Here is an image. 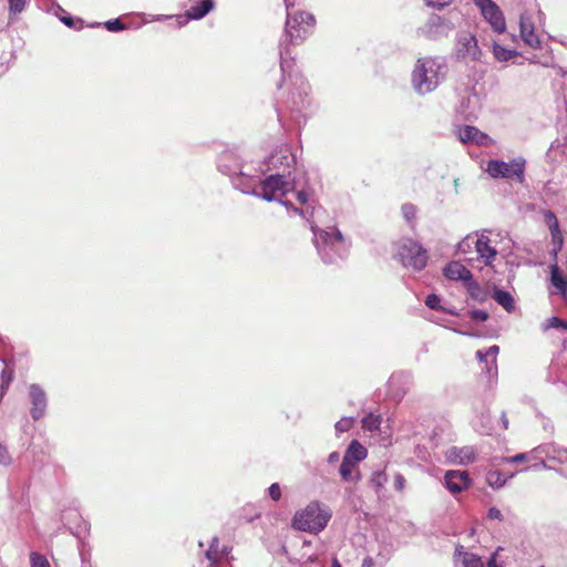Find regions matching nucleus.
<instances>
[{
	"mask_svg": "<svg viewBox=\"0 0 567 567\" xmlns=\"http://www.w3.org/2000/svg\"><path fill=\"white\" fill-rule=\"evenodd\" d=\"M282 75L284 78L288 75L291 85L288 96L284 102L285 109L290 112L292 118L298 121L300 117H303V112L311 104L309 96L310 86L302 75L291 72V66L286 73L282 72Z\"/></svg>",
	"mask_w": 567,
	"mask_h": 567,
	"instance_id": "obj_6",
	"label": "nucleus"
},
{
	"mask_svg": "<svg viewBox=\"0 0 567 567\" xmlns=\"http://www.w3.org/2000/svg\"><path fill=\"white\" fill-rule=\"evenodd\" d=\"M489 241L485 235H481L475 240V250L486 266H491L497 255V250L489 245Z\"/></svg>",
	"mask_w": 567,
	"mask_h": 567,
	"instance_id": "obj_22",
	"label": "nucleus"
},
{
	"mask_svg": "<svg viewBox=\"0 0 567 567\" xmlns=\"http://www.w3.org/2000/svg\"><path fill=\"white\" fill-rule=\"evenodd\" d=\"M564 324V320L559 319L558 317H551L549 319H547L544 323H543V330H548V329H560V327Z\"/></svg>",
	"mask_w": 567,
	"mask_h": 567,
	"instance_id": "obj_42",
	"label": "nucleus"
},
{
	"mask_svg": "<svg viewBox=\"0 0 567 567\" xmlns=\"http://www.w3.org/2000/svg\"><path fill=\"white\" fill-rule=\"evenodd\" d=\"M482 16L497 33H503L506 29L505 18L499 7L491 1L480 8Z\"/></svg>",
	"mask_w": 567,
	"mask_h": 567,
	"instance_id": "obj_16",
	"label": "nucleus"
},
{
	"mask_svg": "<svg viewBox=\"0 0 567 567\" xmlns=\"http://www.w3.org/2000/svg\"><path fill=\"white\" fill-rule=\"evenodd\" d=\"M297 182L295 176L282 175L279 173H269L268 176L259 181L258 187L254 196L266 202H279L287 208H292L295 213L305 216V212L295 207L290 202L282 200L289 192L296 190Z\"/></svg>",
	"mask_w": 567,
	"mask_h": 567,
	"instance_id": "obj_4",
	"label": "nucleus"
},
{
	"mask_svg": "<svg viewBox=\"0 0 567 567\" xmlns=\"http://www.w3.org/2000/svg\"><path fill=\"white\" fill-rule=\"evenodd\" d=\"M550 270V282L551 285L559 291V293L565 297L567 291V280L561 274L557 264H554L549 267Z\"/></svg>",
	"mask_w": 567,
	"mask_h": 567,
	"instance_id": "obj_28",
	"label": "nucleus"
},
{
	"mask_svg": "<svg viewBox=\"0 0 567 567\" xmlns=\"http://www.w3.org/2000/svg\"><path fill=\"white\" fill-rule=\"evenodd\" d=\"M455 557L462 558L461 561L463 567H484V563L480 556L464 551L462 546L456 548Z\"/></svg>",
	"mask_w": 567,
	"mask_h": 567,
	"instance_id": "obj_27",
	"label": "nucleus"
},
{
	"mask_svg": "<svg viewBox=\"0 0 567 567\" xmlns=\"http://www.w3.org/2000/svg\"><path fill=\"white\" fill-rule=\"evenodd\" d=\"M266 171L262 162H254L246 154L238 174L233 179V186L244 194L254 195Z\"/></svg>",
	"mask_w": 567,
	"mask_h": 567,
	"instance_id": "obj_8",
	"label": "nucleus"
},
{
	"mask_svg": "<svg viewBox=\"0 0 567 567\" xmlns=\"http://www.w3.org/2000/svg\"><path fill=\"white\" fill-rule=\"evenodd\" d=\"M485 171L493 178L516 179L518 183H523L525 159L522 157L515 158L511 162L491 159L487 162Z\"/></svg>",
	"mask_w": 567,
	"mask_h": 567,
	"instance_id": "obj_11",
	"label": "nucleus"
},
{
	"mask_svg": "<svg viewBox=\"0 0 567 567\" xmlns=\"http://www.w3.org/2000/svg\"><path fill=\"white\" fill-rule=\"evenodd\" d=\"M493 55L499 62H507L518 55L516 50L506 49L497 42L493 43Z\"/></svg>",
	"mask_w": 567,
	"mask_h": 567,
	"instance_id": "obj_31",
	"label": "nucleus"
},
{
	"mask_svg": "<svg viewBox=\"0 0 567 567\" xmlns=\"http://www.w3.org/2000/svg\"><path fill=\"white\" fill-rule=\"evenodd\" d=\"M425 28L426 33L431 38H437L441 35H446L453 29V24L437 14H432L429 18Z\"/></svg>",
	"mask_w": 567,
	"mask_h": 567,
	"instance_id": "obj_21",
	"label": "nucleus"
},
{
	"mask_svg": "<svg viewBox=\"0 0 567 567\" xmlns=\"http://www.w3.org/2000/svg\"><path fill=\"white\" fill-rule=\"evenodd\" d=\"M339 460H340V454L338 452L330 453L327 458L329 464H334V463L339 462Z\"/></svg>",
	"mask_w": 567,
	"mask_h": 567,
	"instance_id": "obj_55",
	"label": "nucleus"
},
{
	"mask_svg": "<svg viewBox=\"0 0 567 567\" xmlns=\"http://www.w3.org/2000/svg\"><path fill=\"white\" fill-rule=\"evenodd\" d=\"M545 219H546L548 228L550 230L553 240L555 241V240L559 239V241L561 243L559 225H558V220H557L555 214L553 212L548 210L545 214Z\"/></svg>",
	"mask_w": 567,
	"mask_h": 567,
	"instance_id": "obj_33",
	"label": "nucleus"
},
{
	"mask_svg": "<svg viewBox=\"0 0 567 567\" xmlns=\"http://www.w3.org/2000/svg\"><path fill=\"white\" fill-rule=\"evenodd\" d=\"M470 316L475 321L484 322L488 319V313L485 310L476 309L470 312Z\"/></svg>",
	"mask_w": 567,
	"mask_h": 567,
	"instance_id": "obj_48",
	"label": "nucleus"
},
{
	"mask_svg": "<svg viewBox=\"0 0 567 567\" xmlns=\"http://www.w3.org/2000/svg\"><path fill=\"white\" fill-rule=\"evenodd\" d=\"M487 517L489 519H496L498 522H502L504 519V516L502 512L496 507H491L487 512Z\"/></svg>",
	"mask_w": 567,
	"mask_h": 567,
	"instance_id": "obj_51",
	"label": "nucleus"
},
{
	"mask_svg": "<svg viewBox=\"0 0 567 567\" xmlns=\"http://www.w3.org/2000/svg\"><path fill=\"white\" fill-rule=\"evenodd\" d=\"M514 474H511L509 476H505L501 471L492 470L488 471L486 474V483L492 488L498 489L503 487L508 478H512Z\"/></svg>",
	"mask_w": 567,
	"mask_h": 567,
	"instance_id": "obj_29",
	"label": "nucleus"
},
{
	"mask_svg": "<svg viewBox=\"0 0 567 567\" xmlns=\"http://www.w3.org/2000/svg\"><path fill=\"white\" fill-rule=\"evenodd\" d=\"M457 136L458 140L464 144L472 143L485 147L491 146L493 144L492 138L487 134L481 132L477 127L471 125L460 127L457 131Z\"/></svg>",
	"mask_w": 567,
	"mask_h": 567,
	"instance_id": "obj_17",
	"label": "nucleus"
},
{
	"mask_svg": "<svg viewBox=\"0 0 567 567\" xmlns=\"http://www.w3.org/2000/svg\"><path fill=\"white\" fill-rule=\"evenodd\" d=\"M107 31L118 32L126 29V25L120 19L109 20L104 23Z\"/></svg>",
	"mask_w": 567,
	"mask_h": 567,
	"instance_id": "obj_41",
	"label": "nucleus"
},
{
	"mask_svg": "<svg viewBox=\"0 0 567 567\" xmlns=\"http://www.w3.org/2000/svg\"><path fill=\"white\" fill-rule=\"evenodd\" d=\"M481 421H482V425H481L480 432L483 434H491L493 431V427L489 424V421H491L489 414H482Z\"/></svg>",
	"mask_w": 567,
	"mask_h": 567,
	"instance_id": "obj_46",
	"label": "nucleus"
},
{
	"mask_svg": "<svg viewBox=\"0 0 567 567\" xmlns=\"http://www.w3.org/2000/svg\"><path fill=\"white\" fill-rule=\"evenodd\" d=\"M446 460L456 465H467L475 461L476 451L473 446H451L445 452Z\"/></svg>",
	"mask_w": 567,
	"mask_h": 567,
	"instance_id": "obj_19",
	"label": "nucleus"
},
{
	"mask_svg": "<svg viewBox=\"0 0 567 567\" xmlns=\"http://www.w3.org/2000/svg\"><path fill=\"white\" fill-rule=\"evenodd\" d=\"M332 567H342V566H341V564L337 559H334L333 564H332Z\"/></svg>",
	"mask_w": 567,
	"mask_h": 567,
	"instance_id": "obj_64",
	"label": "nucleus"
},
{
	"mask_svg": "<svg viewBox=\"0 0 567 567\" xmlns=\"http://www.w3.org/2000/svg\"><path fill=\"white\" fill-rule=\"evenodd\" d=\"M267 173H279L285 175H293L297 164V157L292 153L289 145L284 144L274 150L270 155L262 162Z\"/></svg>",
	"mask_w": 567,
	"mask_h": 567,
	"instance_id": "obj_9",
	"label": "nucleus"
},
{
	"mask_svg": "<svg viewBox=\"0 0 567 567\" xmlns=\"http://www.w3.org/2000/svg\"><path fill=\"white\" fill-rule=\"evenodd\" d=\"M483 351H484V355H486L487 360L489 361V364L495 365L496 357L499 351L498 346H491L489 348H487L486 350H483Z\"/></svg>",
	"mask_w": 567,
	"mask_h": 567,
	"instance_id": "obj_43",
	"label": "nucleus"
},
{
	"mask_svg": "<svg viewBox=\"0 0 567 567\" xmlns=\"http://www.w3.org/2000/svg\"><path fill=\"white\" fill-rule=\"evenodd\" d=\"M219 549V538L215 536L212 538L209 548L205 553V557L210 561L212 565H216L220 561Z\"/></svg>",
	"mask_w": 567,
	"mask_h": 567,
	"instance_id": "obj_32",
	"label": "nucleus"
},
{
	"mask_svg": "<svg viewBox=\"0 0 567 567\" xmlns=\"http://www.w3.org/2000/svg\"><path fill=\"white\" fill-rule=\"evenodd\" d=\"M454 54L457 61L465 63L483 62L484 52L476 37L468 31H460L455 37Z\"/></svg>",
	"mask_w": 567,
	"mask_h": 567,
	"instance_id": "obj_10",
	"label": "nucleus"
},
{
	"mask_svg": "<svg viewBox=\"0 0 567 567\" xmlns=\"http://www.w3.org/2000/svg\"><path fill=\"white\" fill-rule=\"evenodd\" d=\"M60 20L68 27H73L74 20L72 17H61Z\"/></svg>",
	"mask_w": 567,
	"mask_h": 567,
	"instance_id": "obj_57",
	"label": "nucleus"
},
{
	"mask_svg": "<svg viewBox=\"0 0 567 567\" xmlns=\"http://www.w3.org/2000/svg\"><path fill=\"white\" fill-rule=\"evenodd\" d=\"M444 276L451 280L464 282H471L473 279L472 272L458 261L449 262L444 268Z\"/></svg>",
	"mask_w": 567,
	"mask_h": 567,
	"instance_id": "obj_23",
	"label": "nucleus"
},
{
	"mask_svg": "<svg viewBox=\"0 0 567 567\" xmlns=\"http://www.w3.org/2000/svg\"><path fill=\"white\" fill-rule=\"evenodd\" d=\"M9 70V61L0 63V78Z\"/></svg>",
	"mask_w": 567,
	"mask_h": 567,
	"instance_id": "obj_59",
	"label": "nucleus"
},
{
	"mask_svg": "<svg viewBox=\"0 0 567 567\" xmlns=\"http://www.w3.org/2000/svg\"><path fill=\"white\" fill-rule=\"evenodd\" d=\"M473 481L470 477L467 471L449 470L445 472L443 477V484L445 488L453 495L456 496L464 491H467Z\"/></svg>",
	"mask_w": 567,
	"mask_h": 567,
	"instance_id": "obj_14",
	"label": "nucleus"
},
{
	"mask_svg": "<svg viewBox=\"0 0 567 567\" xmlns=\"http://www.w3.org/2000/svg\"><path fill=\"white\" fill-rule=\"evenodd\" d=\"M482 106V96L472 91L467 92L466 95L461 99L457 112L465 121H474L478 117Z\"/></svg>",
	"mask_w": 567,
	"mask_h": 567,
	"instance_id": "obj_15",
	"label": "nucleus"
},
{
	"mask_svg": "<svg viewBox=\"0 0 567 567\" xmlns=\"http://www.w3.org/2000/svg\"><path fill=\"white\" fill-rule=\"evenodd\" d=\"M215 2L214 0H198L193 1L189 0L188 8L185 13V21L188 20H199L208 14L214 9Z\"/></svg>",
	"mask_w": 567,
	"mask_h": 567,
	"instance_id": "obj_20",
	"label": "nucleus"
},
{
	"mask_svg": "<svg viewBox=\"0 0 567 567\" xmlns=\"http://www.w3.org/2000/svg\"><path fill=\"white\" fill-rule=\"evenodd\" d=\"M405 486V478L401 474H396L394 478V487L398 491H402Z\"/></svg>",
	"mask_w": 567,
	"mask_h": 567,
	"instance_id": "obj_52",
	"label": "nucleus"
},
{
	"mask_svg": "<svg viewBox=\"0 0 567 567\" xmlns=\"http://www.w3.org/2000/svg\"><path fill=\"white\" fill-rule=\"evenodd\" d=\"M475 240H476V237L473 236V235H467L465 238H463L458 244H457V250L458 252L461 254H467L472 246L475 247Z\"/></svg>",
	"mask_w": 567,
	"mask_h": 567,
	"instance_id": "obj_38",
	"label": "nucleus"
},
{
	"mask_svg": "<svg viewBox=\"0 0 567 567\" xmlns=\"http://www.w3.org/2000/svg\"><path fill=\"white\" fill-rule=\"evenodd\" d=\"M285 1V4H286V8H287V12H290V8H292L295 6V0H284Z\"/></svg>",
	"mask_w": 567,
	"mask_h": 567,
	"instance_id": "obj_63",
	"label": "nucleus"
},
{
	"mask_svg": "<svg viewBox=\"0 0 567 567\" xmlns=\"http://www.w3.org/2000/svg\"><path fill=\"white\" fill-rule=\"evenodd\" d=\"M10 461V456L4 447L0 445V463L8 464Z\"/></svg>",
	"mask_w": 567,
	"mask_h": 567,
	"instance_id": "obj_54",
	"label": "nucleus"
},
{
	"mask_svg": "<svg viewBox=\"0 0 567 567\" xmlns=\"http://www.w3.org/2000/svg\"><path fill=\"white\" fill-rule=\"evenodd\" d=\"M526 460H528V454L527 453H518L514 456H511V457H505L504 461L506 463H520V462H525Z\"/></svg>",
	"mask_w": 567,
	"mask_h": 567,
	"instance_id": "obj_50",
	"label": "nucleus"
},
{
	"mask_svg": "<svg viewBox=\"0 0 567 567\" xmlns=\"http://www.w3.org/2000/svg\"><path fill=\"white\" fill-rule=\"evenodd\" d=\"M408 375L403 373L392 374L388 381L389 394L400 401L406 393Z\"/></svg>",
	"mask_w": 567,
	"mask_h": 567,
	"instance_id": "obj_24",
	"label": "nucleus"
},
{
	"mask_svg": "<svg viewBox=\"0 0 567 567\" xmlns=\"http://www.w3.org/2000/svg\"><path fill=\"white\" fill-rule=\"evenodd\" d=\"M476 358H477V360L480 362H485L487 370L491 371L492 367H489V361L487 360L486 355H484V351L483 350H477L476 351Z\"/></svg>",
	"mask_w": 567,
	"mask_h": 567,
	"instance_id": "obj_53",
	"label": "nucleus"
},
{
	"mask_svg": "<svg viewBox=\"0 0 567 567\" xmlns=\"http://www.w3.org/2000/svg\"><path fill=\"white\" fill-rule=\"evenodd\" d=\"M354 423L353 417H342L334 424L336 433L339 435L341 433L348 432Z\"/></svg>",
	"mask_w": 567,
	"mask_h": 567,
	"instance_id": "obj_37",
	"label": "nucleus"
},
{
	"mask_svg": "<svg viewBox=\"0 0 567 567\" xmlns=\"http://www.w3.org/2000/svg\"><path fill=\"white\" fill-rule=\"evenodd\" d=\"M231 551V547L224 545L219 549L220 559L225 556H227Z\"/></svg>",
	"mask_w": 567,
	"mask_h": 567,
	"instance_id": "obj_56",
	"label": "nucleus"
},
{
	"mask_svg": "<svg viewBox=\"0 0 567 567\" xmlns=\"http://www.w3.org/2000/svg\"><path fill=\"white\" fill-rule=\"evenodd\" d=\"M296 198L301 205H306L310 202L311 194L309 190L302 188L300 190H297Z\"/></svg>",
	"mask_w": 567,
	"mask_h": 567,
	"instance_id": "obj_47",
	"label": "nucleus"
},
{
	"mask_svg": "<svg viewBox=\"0 0 567 567\" xmlns=\"http://www.w3.org/2000/svg\"><path fill=\"white\" fill-rule=\"evenodd\" d=\"M332 517L330 507L318 501L310 502L292 518V527L297 530L318 534L326 528Z\"/></svg>",
	"mask_w": 567,
	"mask_h": 567,
	"instance_id": "obj_5",
	"label": "nucleus"
},
{
	"mask_svg": "<svg viewBox=\"0 0 567 567\" xmlns=\"http://www.w3.org/2000/svg\"><path fill=\"white\" fill-rule=\"evenodd\" d=\"M440 302H441V299L435 293H431L426 298H425V305L430 308V309H434V310H439L441 309V306H440Z\"/></svg>",
	"mask_w": 567,
	"mask_h": 567,
	"instance_id": "obj_44",
	"label": "nucleus"
},
{
	"mask_svg": "<svg viewBox=\"0 0 567 567\" xmlns=\"http://www.w3.org/2000/svg\"><path fill=\"white\" fill-rule=\"evenodd\" d=\"M10 14H19L24 10L27 0H8Z\"/></svg>",
	"mask_w": 567,
	"mask_h": 567,
	"instance_id": "obj_40",
	"label": "nucleus"
},
{
	"mask_svg": "<svg viewBox=\"0 0 567 567\" xmlns=\"http://www.w3.org/2000/svg\"><path fill=\"white\" fill-rule=\"evenodd\" d=\"M381 416L373 413L368 414L362 419V427L368 431H375L381 424Z\"/></svg>",
	"mask_w": 567,
	"mask_h": 567,
	"instance_id": "obj_34",
	"label": "nucleus"
},
{
	"mask_svg": "<svg viewBox=\"0 0 567 567\" xmlns=\"http://www.w3.org/2000/svg\"><path fill=\"white\" fill-rule=\"evenodd\" d=\"M372 565H373V560L371 557H367L362 561V567H372Z\"/></svg>",
	"mask_w": 567,
	"mask_h": 567,
	"instance_id": "obj_61",
	"label": "nucleus"
},
{
	"mask_svg": "<svg viewBox=\"0 0 567 567\" xmlns=\"http://www.w3.org/2000/svg\"><path fill=\"white\" fill-rule=\"evenodd\" d=\"M367 455H368L367 449L362 444H360L357 440H353L349 444L343 458L344 460L348 458L349 462H353L354 464H357L358 462L363 461L367 457Z\"/></svg>",
	"mask_w": 567,
	"mask_h": 567,
	"instance_id": "obj_25",
	"label": "nucleus"
},
{
	"mask_svg": "<svg viewBox=\"0 0 567 567\" xmlns=\"http://www.w3.org/2000/svg\"><path fill=\"white\" fill-rule=\"evenodd\" d=\"M401 213L408 223H412L416 217V207L410 203L403 204L401 207Z\"/></svg>",
	"mask_w": 567,
	"mask_h": 567,
	"instance_id": "obj_39",
	"label": "nucleus"
},
{
	"mask_svg": "<svg viewBox=\"0 0 567 567\" xmlns=\"http://www.w3.org/2000/svg\"><path fill=\"white\" fill-rule=\"evenodd\" d=\"M269 497L278 502L281 498V487L278 483H272L268 488Z\"/></svg>",
	"mask_w": 567,
	"mask_h": 567,
	"instance_id": "obj_45",
	"label": "nucleus"
},
{
	"mask_svg": "<svg viewBox=\"0 0 567 567\" xmlns=\"http://www.w3.org/2000/svg\"><path fill=\"white\" fill-rule=\"evenodd\" d=\"M388 482L386 474L383 470L375 471L371 476V484L377 488H382Z\"/></svg>",
	"mask_w": 567,
	"mask_h": 567,
	"instance_id": "obj_36",
	"label": "nucleus"
},
{
	"mask_svg": "<svg viewBox=\"0 0 567 567\" xmlns=\"http://www.w3.org/2000/svg\"><path fill=\"white\" fill-rule=\"evenodd\" d=\"M315 246L322 262L337 265L347 259L350 250V243L342 233L334 226L319 228L312 226Z\"/></svg>",
	"mask_w": 567,
	"mask_h": 567,
	"instance_id": "obj_3",
	"label": "nucleus"
},
{
	"mask_svg": "<svg viewBox=\"0 0 567 567\" xmlns=\"http://www.w3.org/2000/svg\"><path fill=\"white\" fill-rule=\"evenodd\" d=\"M392 255L404 268L414 271L424 269L429 260L427 250L417 240L408 237L393 243Z\"/></svg>",
	"mask_w": 567,
	"mask_h": 567,
	"instance_id": "obj_7",
	"label": "nucleus"
},
{
	"mask_svg": "<svg viewBox=\"0 0 567 567\" xmlns=\"http://www.w3.org/2000/svg\"><path fill=\"white\" fill-rule=\"evenodd\" d=\"M316 19L307 11L287 12L285 32L279 44L280 68L286 73L290 68V51L288 45L301 44L313 31Z\"/></svg>",
	"mask_w": 567,
	"mask_h": 567,
	"instance_id": "obj_1",
	"label": "nucleus"
},
{
	"mask_svg": "<svg viewBox=\"0 0 567 567\" xmlns=\"http://www.w3.org/2000/svg\"><path fill=\"white\" fill-rule=\"evenodd\" d=\"M494 300L501 305L507 312H512L515 308V301L513 296L501 289H496L493 295Z\"/></svg>",
	"mask_w": 567,
	"mask_h": 567,
	"instance_id": "obj_30",
	"label": "nucleus"
},
{
	"mask_svg": "<svg viewBox=\"0 0 567 567\" xmlns=\"http://www.w3.org/2000/svg\"><path fill=\"white\" fill-rule=\"evenodd\" d=\"M487 567H501L496 563V556L495 554L491 556V558L487 561Z\"/></svg>",
	"mask_w": 567,
	"mask_h": 567,
	"instance_id": "obj_60",
	"label": "nucleus"
},
{
	"mask_svg": "<svg viewBox=\"0 0 567 567\" xmlns=\"http://www.w3.org/2000/svg\"><path fill=\"white\" fill-rule=\"evenodd\" d=\"M474 3L478 7V8H482V6H485L487 4L488 2H491L492 0H473Z\"/></svg>",
	"mask_w": 567,
	"mask_h": 567,
	"instance_id": "obj_62",
	"label": "nucleus"
},
{
	"mask_svg": "<svg viewBox=\"0 0 567 567\" xmlns=\"http://www.w3.org/2000/svg\"><path fill=\"white\" fill-rule=\"evenodd\" d=\"M30 567H51L48 558L38 553V551H31L30 553Z\"/></svg>",
	"mask_w": 567,
	"mask_h": 567,
	"instance_id": "obj_35",
	"label": "nucleus"
},
{
	"mask_svg": "<svg viewBox=\"0 0 567 567\" xmlns=\"http://www.w3.org/2000/svg\"><path fill=\"white\" fill-rule=\"evenodd\" d=\"M246 153L239 150H225L218 157V171L229 177L233 183L234 177L238 174Z\"/></svg>",
	"mask_w": 567,
	"mask_h": 567,
	"instance_id": "obj_13",
	"label": "nucleus"
},
{
	"mask_svg": "<svg viewBox=\"0 0 567 567\" xmlns=\"http://www.w3.org/2000/svg\"><path fill=\"white\" fill-rule=\"evenodd\" d=\"M27 400L31 419L34 422L43 419L49 406L47 391L39 383H30L27 385Z\"/></svg>",
	"mask_w": 567,
	"mask_h": 567,
	"instance_id": "obj_12",
	"label": "nucleus"
},
{
	"mask_svg": "<svg viewBox=\"0 0 567 567\" xmlns=\"http://www.w3.org/2000/svg\"><path fill=\"white\" fill-rule=\"evenodd\" d=\"M520 38L526 45L532 49L540 48V39L535 33V25L532 17L528 13H522L519 18Z\"/></svg>",
	"mask_w": 567,
	"mask_h": 567,
	"instance_id": "obj_18",
	"label": "nucleus"
},
{
	"mask_svg": "<svg viewBox=\"0 0 567 567\" xmlns=\"http://www.w3.org/2000/svg\"><path fill=\"white\" fill-rule=\"evenodd\" d=\"M449 66L443 56L419 58L414 64L411 83L420 95L433 92L444 80Z\"/></svg>",
	"mask_w": 567,
	"mask_h": 567,
	"instance_id": "obj_2",
	"label": "nucleus"
},
{
	"mask_svg": "<svg viewBox=\"0 0 567 567\" xmlns=\"http://www.w3.org/2000/svg\"><path fill=\"white\" fill-rule=\"evenodd\" d=\"M424 1L429 7H432L435 9H442L446 6H449L453 0H424Z\"/></svg>",
	"mask_w": 567,
	"mask_h": 567,
	"instance_id": "obj_49",
	"label": "nucleus"
},
{
	"mask_svg": "<svg viewBox=\"0 0 567 567\" xmlns=\"http://www.w3.org/2000/svg\"><path fill=\"white\" fill-rule=\"evenodd\" d=\"M339 473L342 480L346 482H358L360 480V473L358 471L357 464L349 462L348 458L342 460L339 467Z\"/></svg>",
	"mask_w": 567,
	"mask_h": 567,
	"instance_id": "obj_26",
	"label": "nucleus"
},
{
	"mask_svg": "<svg viewBox=\"0 0 567 567\" xmlns=\"http://www.w3.org/2000/svg\"><path fill=\"white\" fill-rule=\"evenodd\" d=\"M501 422H502L503 430H507V427H508V419H507L505 412H503L502 415H501Z\"/></svg>",
	"mask_w": 567,
	"mask_h": 567,
	"instance_id": "obj_58",
	"label": "nucleus"
}]
</instances>
